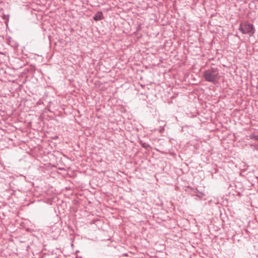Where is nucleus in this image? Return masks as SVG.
<instances>
[{
  "instance_id": "f257e3e1",
  "label": "nucleus",
  "mask_w": 258,
  "mask_h": 258,
  "mask_svg": "<svg viewBox=\"0 0 258 258\" xmlns=\"http://www.w3.org/2000/svg\"><path fill=\"white\" fill-rule=\"evenodd\" d=\"M204 77L206 81L214 83L217 79L220 78L218 69L217 68H211V69L204 71Z\"/></svg>"
},
{
  "instance_id": "20e7f679",
  "label": "nucleus",
  "mask_w": 258,
  "mask_h": 258,
  "mask_svg": "<svg viewBox=\"0 0 258 258\" xmlns=\"http://www.w3.org/2000/svg\"><path fill=\"white\" fill-rule=\"evenodd\" d=\"M139 143L141 145V146L143 148H144L147 150H148L149 148H151V147H150V146L149 145L145 143H143L142 141H140Z\"/></svg>"
},
{
  "instance_id": "f03ea898",
  "label": "nucleus",
  "mask_w": 258,
  "mask_h": 258,
  "mask_svg": "<svg viewBox=\"0 0 258 258\" xmlns=\"http://www.w3.org/2000/svg\"><path fill=\"white\" fill-rule=\"evenodd\" d=\"M239 30L242 34H247L249 37L253 36L255 31L253 25L246 22L240 23Z\"/></svg>"
},
{
  "instance_id": "423d86ee",
  "label": "nucleus",
  "mask_w": 258,
  "mask_h": 258,
  "mask_svg": "<svg viewBox=\"0 0 258 258\" xmlns=\"http://www.w3.org/2000/svg\"><path fill=\"white\" fill-rule=\"evenodd\" d=\"M200 195L198 196L199 198H200L201 199L202 198V197L205 195L204 194H203V192H200Z\"/></svg>"
},
{
  "instance_id": "7ed1b4c3",
  "label": "nucleus",
  "mask_w": 258,
  "mask_h": 258,
  "mask_svg": "<svg viewBox=\"0 0 258 258\" xmlns=\"http://www.w3.org/2000/svg\"><path fill=\"white\" fill-rule=\"evenodd\" d=\"M104 19V17L103 14L101 12H98L96 15L94 16L93 19L96 21H99L103 20Z\"/></svg>"
},
{
  "instance_id": "0eeeda50",
  "label": "nucleus",
  "mask_w": 258,
  "mask_h": 258,
  "mask_svg": "<svg viewBox=\"0 0 258 258\" xmlns=\"http://www.w3.org/2000/svg\"><path fill=\"white\" fill-rule=\"evenodd\" d=\"M238 196H241V194H240V193L239 192L238 193Z\"/></svg>"
},
{
  "instance_id": "6e6552de",
  "label": "nucleus",
  "mask_w": 258,
  "mask_h": 258,
  "mask_svg": "<svg viewBox=\"0 0 258 258\" xmlns=\"http://www.w3.org/2000/svg\"><path fill=\"white\" fill-rule=\"evenodd\" d=\"M108 240H110L111 242H113V240H111V239H109Z\"/></svg>"
},
{
  "instance_id": "39448f33",
  "label": "nucleus",
  "mask_w": 258,
  "mask_h": 258,
  "mask_svg": "<svg viewBox=\"0 0 258 258\" xmlns=\"http://www.w3.org/2000/svg\"><path fill=\"white\" fill-rule=\"evenodd\" d=\"M249 138L250 139L258 141V136L255 135L254 134H251L249 135Z\"/></svg>"
},
{
  "instance_id": "1a4fd4ad",
  "label": "nucleus",
  "mask_w": 258,
  "mask_h": 258,
  "mask_svg": "<svg viewBox=\"0 0 258 258\" xmlns=\"http://www.w3.org/2000/svg\"><path fill=\"white\" fill-rule=\"evenodd\" d=\"M257 146H258V144H257Z\"/></svg>"
}]
</instances>
